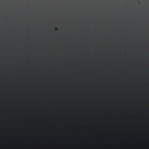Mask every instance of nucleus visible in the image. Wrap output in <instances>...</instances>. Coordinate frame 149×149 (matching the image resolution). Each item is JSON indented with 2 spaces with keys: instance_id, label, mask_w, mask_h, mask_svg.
<instances>
[{
  "instance_id": "nucleus-1",
  "label": "nucleus",
  "mask_w": 149,
  "mask_h": 149,
  "mask_svg": "<svg viewBox=\"0 0 149 149\" xmlns=\"http://www.w3.org/2000/svg\"><path fill=\"white\" fill-rule=\"evenodd\" d=\"M54 30H55V31H58V29L57 28H54Z\"/></svg>"
}]
</instances>
